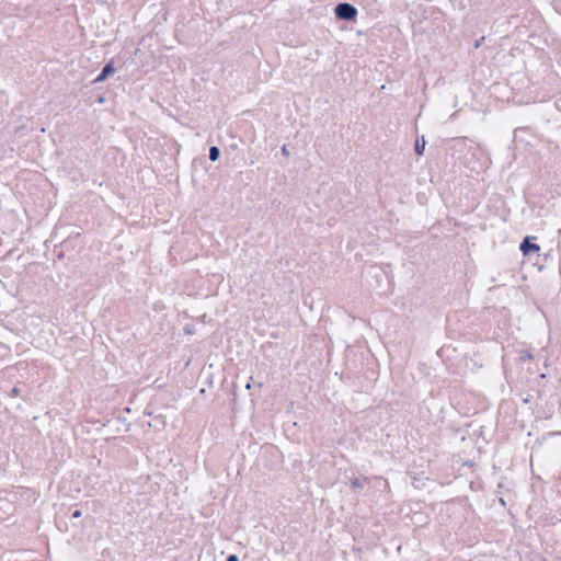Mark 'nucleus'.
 <instances>
[{
  "label": "nucleus",
  "mask_w": 561,
  "mask_h": 561,
  "mask_svg": "<svg viewBox=\"0 0 561 561\" xmlns=\"http://www.w3.org/2000/svg\"><path fill=\"white\" fill-rule=\"evenodd\" d=\"M334 13L339 20L353 21L356 19L357 9L351 3L341 2L336 4Z\"/></svg>",
  "instance_id": "nucleus-1"
},
{
  "label": "nucleus",
  "mask_w": 561,
  "mask_h": 561,
  "mask_svg": "<svg viewBox=\"0 0 561 561\" xmlns=\"http://www.w3.org/2000/svg\"><path fill=\"white\" fill-rule=\"evenodd\" d=\"M520 251L524 255H530L540 251V247L531 241L530 237H526L519 245Z\"/></svg>",
  "instance_id": "nucleus-2"
},
{
  "label": "nucleus",
  "mask_w": 561,
  "mask_h": 561,
  "mask_svg": "<svg viewBox=\"0 0 561 561\" xmlns=\"http://www.w3.org/2000/svg\"><path fill=\"white\" fill-rule=\"evenodd\" d=\"M115 72L114 61L111 60L104 65L100 75L93 80V83H100L106 80L110 76Z\"/></svg>",
  "instance_id": "nucleus-3"
},
{
  "label": "nucleus",
  "mask_w": 561,
  "mask_h": 561,
  "mask_svg": "<svg viewBox=\"0 0 561 561\" xmlns=\"http://www.w3.org/2000/svg\"><path fill=\"white\" fill-rule=\"evenodd\" d=\"M425 149V139L424 136H422L421 140H416L414 146V151L417 156H422Z\"/></svg>",
  "instance_id": "nucleus-4"
},
{
  "label": "nucleus",
  "mask_w": 561,
  "mask_h": 561,
  "mask_svg": "<svg viewBox=\"0 0 561 561\" xmlns=\"http://www.w3.org/2000/svg\"><path fill=\"white\" fill-rule=\"evenodd\" d=\"M220 157V149L217 146H211L209 148V159L210 161H217Z\"/></svg>",
  "instance_id": "nucleus-5"
},
{
  "label": "nucleus",
  "mask_w": 561,
  "mask_h": 561,
  "mask_svg": "<svg viewBox=\"0 0 561 561\" xmlns=\"http://www.w3.org/2000/svg\"><path fill=\"white\" fill-rule=\"evenodd\" d=\"M367 482V478H364L363 480L358 479V478H354L352 479L351 481V486L353 489H358V488H363L364 483Z\"/></svg>",
  "instance_id": "nucleus-6"
},
{
  "label": "nucleus",
  "mask_w": 561,
  "mask_h": 561,
  "mask_svg": "<svg viewBox=\"0 0 561 561\" xmlns=\"http://www.w3.org/2000/svg\"><path fill=\"white\" fill-rule=\"evenodd\" d=\"M82 513L80 510H76L71 513V518H79L81 517Z\"/></svg>",
  "instance_id": "nucleus-7"
},
{
  "label": "nucleus",
  "mask_w": 561,
  "mask_h": 561,
  "mask_svg": "<svg viewBox=\"0 0 561 561\" xmlns=\"http://www.w3.org/2000/svg\"><path fill=\"white\" fill-rule=\"evenodd\" d=\"M226 561H239V558L237 554H229L227 558H226Z\"/></svg>",
  "instance_id": "nucleus-8"
},
{
  "label": "nucleus",
  "mask_w": 561,
  "mask_h": 561,
  "mask_svg": "<svg viewBox=\"0 0 561 561\" xmlns=\"http://www.w3.org/2000/svg\"><path fill=\"white\" fill-rule=\"evenodd\" d=\"M20 394V389L18 387L12 388L11 396L16 397Z\"/></svg>",
  "instance_id": "nucleus-9"
},
{
  "label": "nucleus",
  "mask_w": 561,
  "mask_h": 561,
  "mask_svg": "<svg viewBox=\"0 0 561 561\" xmlns=\"http://www.w3.org/2000/svg\"><path fill=\"white\" fill-rule=\"evenodd\" d=\"M282 153H283L284 156H286V157H287V156H289V151H288V149H287V147H286V146H283V147H282Z\"/></svg>",
  "instance_id": "nucleus-10"
},
{
  "label": "nucleus",
  "mask_w": 561,
  "mask_h": 561,
  "mask_svg": "<svg viewBox=\"0 0 561 561\" xmlns=\"http://www.w3.org/2000/svg\"><path fill=\"white\" fill-rule=\"evenodd\" d=\"M476 48H478L480 46V42L477 41L476 44H474Z\"/></svg>",
  "instance_id": "nucleus-11"
},
{
  "label": "nucleus",
  "mask_w": 561,
  "mask_h": 561,
  "mask_svg": "<svg viewBox=\"0 0 561 561\" xmlns=\"http://www.w3.org/2000/svg\"><path fill=\"white\" fill-rule=\"evenodd\" d=\"M245 388H247V389H250V388H251V383H250V381L247 383Z\"/></svg>",
  "instance_id": "nucleus-12"
}]
</instances>
